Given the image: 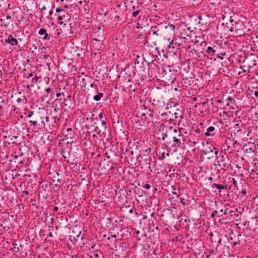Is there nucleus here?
I'll return each instance as SVG.
<instances>
[{
  "label": "nucleus",
  "mask_w": 258,
  "mask_h": 258,
  "mask_svg": "<svg viewBox=\"0 0 258 258\" xmlns=\"http://www.w3.org/2000/svg\"><path fill=\"white\" fill-rule=\"evenodd\" d=\"M150 64V67L154 66L157 68L159 74L161 75V77L164 79V82L167 84L173 83L178 76L177 71L172 67L170 66H161L156 60H153Z\"/></svg>",
  "instance_id": "obj_1"
},
{
  "label": "nucleus",
  "mask_w": 258,
  "mask_h": 258,
  "mask_svg": "<svg viewBox=\"0 0 258 258\" xmlns=\"http://www.w3.org/2000/svg\"><path fill=\"white\" fill-rule=\"evenodd\" d=\"M216 157L218 159V165L222 170H226L231 167V161L226 153H223L219 158L217 156Z\"/></svg>",
  "instance_id": "obj_2"
},
{
  "label": "nucleus",
  "mask_w": 258,
  "mask_h": 258,
  "mask_svg": "<svg viewBox=\"0 0 258 258\" xmlns=\"http://www.w3.org/2000/svg\"><path fill=\"white\" fill-rule=\"evenodd\" d=\"M39 192L40 195H41L43 198L46 199L49 196V195L51 193L50 186L44 182H40L38 186Z\"/></svg>",
  "instance_id": "obj_3"
},
{
  "label": "nucleus",
  "mask_w": 258,
  "mask_h": 258,
  "mask_svg": "<svg viewBox=\"0 0 258 258\" xmlns=\"http://www.w3.org/2000/svg\"><path fill=\"white\" fill-rule=\"evenodd\" d=\"M91 126L94 127V131L98 135H99L101 131L105 132L108 130V123L107 121L102 120L101 121H92Z\"/></svg>",
  "instance_id": "obj_4"
},
{
  "label": "nucleus",
  "mask_w": 258,
  "mask_h": 258,
  "mask_svg": "<svg viewBox=\"0 0 258 258\" xmlns=\"http://www.w3.org/2000/svg\"><path fill=\"white\" fill-rule=\"evenodd\" d=\"M92 47L93 50H96L97 52L100 53V51H102L105 47V45L102 43V40L97 38H92Z\"/></svg>",
  "instance_id": "obj_5"
},
{
  "label": "nucleus",
  "mask_w": 258,
  "mask_h": 258,
  "mask_svg": "<svg viewBox=\"0 0 258 258\" xmlns=\"http://www.w3.org/2000/svg\"><path fill=\"white\" fill-rule=\"evenodd\" d=\"M213 125H216L217 127H215L214 126H210L208 127L204 133V135L206 137H211V138H213L216 136L218 134L219 131L218 125H217L215 123H214Z\"/></svg>",
  "instance_id": "obj_6"
},
{
  "label": "nucleus",
  "mask_w": 258,
  "mask_h": 258,
  "mask_svg": "<svg viewBox=\"0 0 258 258\" xmlns=\"http://www.w3.org/2000/svg\"><path fill=\"white\" fill-rule=\"evenodd\" d=\"M196 107H198L202 114H208L210 111L209 106L207 105V101H203L197 103L195 105Z\"/></svg>",
  "instance_id": "obj_7"
},
{
  "label": "nucleus",
  "mask_w": 258,
  "mask_h": 258,
  "mask_svg": "<svg viewBox=\"0 0 258 258\" xmlns=\"http://www.w3.org/2000/svg\"><path fill=\"white\" fill-rule=\"evenodd\" d=\"M174 133L175 135L173 137V139L174 142H175L174 145L176 146H180L181 145V140L183 139V136L181 135L180 130H177L176 129H174Z\"/></svg>",
  "instance_id": "obj_8"
},
{
  "label": "nucleus",
  "mask_w": 258,
  "mask_h": 258,
  "mask_svg": "<svg viewBox=\"0 0 258 258\" xmlns=\"http://www.w3.org/2000/svg\"><path fill=\"white\" fill-rule=\"evenodd\" d=\"M244 152L247 153H251V158H252L255 153L256 147L254 144L252 143H248L245 144L243 147Z\"/></svg>",
  "instance_id": "obj_9"
},
{
  "label": "nucleus",
  "mask_w": 258,
  "mask_h": 258,
  "mask_svg": "<svg viewBox=\"0 0 258 258\" xmlns=\"http://www.w3.org/2000/svg\"><path fill=\"white\" fill-rule=\"evenodd\" d=\"M93 38H97L102 39L103 36V30L100 27H95L93 30Z\"/></svg>",
  "instance_id": "obj_10"
},
{
  "label": "nucleus",
  "mask_w": 258,
  "mask_h": 258,
  "mask_svg": "<svg viewBox=\"0 0 258 258\" xmlns=\"http://www.w3.org/2000/svg\"><path fill=\"white\" fill-rule=\"evenodd\" d=\"M243 24L241 22L235 21L234 22L233 24H232V25L230 27L228 26V28H229V31L231 32H235L236 33H237L239 28L243 26Z\"/></svg>",
  "instance_id": "obj_11"
},
{
  "label": "nucleus",
  "mask_w": 258,
  "mask_h": 258,
  "mask_svg": "<svg viewBox=\"0 0 258 258\" xmlns=\"http://www.w3.org/2000/svg\"><path fill=\"white\" fill-rule=\"evenodd\" d=\"M115 251L120 253L126 249V246L124 243H121L120 241L116 240H115Z\"/></svg>",
  "instance_id": "obj_12"
},
{
  "label": "nucleus",
  "mask_w": 258,
  "mask_h": 258,
  "mask_svg": "<svg viewBox=\"0 0 258 258\" xmlns=\"http://www.w3.org/2000/svg\"><path fill=\"white\" fill-rule=\"evenodd\" d=\"M97 115L98 117L94 118L95 114H92V117L93 118H90V119L92 120V121H97L102 122V120L106 121V118L105 115L102 112H100L98 114L97 113Z\"/></svg>",
  "instance_id": "obj_13"
},
{
  "label": "nucleus",
  "mask_w": 258,
  "mask_h": 258,
  "mask_svg": "<svg viewBox=\"0 0 258 258\" xmlns=\"http://www.w3.org/2000/svg\"><path fill=\"white\" fill-rule=\"evenodd\" d=\"M60 118L57 116H51L50 125L54 128H57L59 126Z\"/></svg>",
  "instance_id": "obj_14"
},
{
  "label": "nucleus",
  "mask_w": 258,
  "mask_h": 258,
  "mask_svg": "<svg viewBox=\"0 0 258 258\" xmlns=\"http://www.w3.org/2000/svg\"><path fill=\"white\" fill-rule=\"evenodd\" d=\"M5 42L9 43L12 46H15L18 44V40L14 38L12 35H9L8 39L5 40Z\"/></svg>",
  "instance_id": "obj_15"
},
{
  "label": "nucleus",
  "mask_w": 258,
  "mask_h": 258,
  "mask_svg": "<svg viewBox=\"0 0 258 258\" xmlns=\"http://www.w3.org/2000/svg\"><path fill=\"white\" fill-rule=\"evenodd\" d=\"M23 249V246L21 244H18L16 242L13 243V247L11 248V250H13L14 252H18L22 251Z\"/></svg>",
  "instance_id": "obj_16"
},
{
  "label": "nucleus",
  "mask_w": 258,
  "mask_h": 258,
  "mask_svg": "<svg viewBox=\"0 0 258 258\" xmlns=\"http://www.w3.org/2000/svg\"><path fill=\"white\" fill-rule=\"evenodd\" d=\"M38 34L43 40L49 39L48 35L45 29L41 28L38 32Z\"/></svg>",
  "instance_id": "obj_17"
},
{
  "label": "nucleus",
  "mask_w": 258,
  "mask_h": 258,
  "mask_svg": "<svg viewBox=\"0 0 258 258\" xmlns=\"http://www.w3.org/2000/svg\"><path fill=\"white\" fill-rule=\"evenodd\" d=\"M193 81L191 80V78H183L181 83L182 84V85L185 87H187L188 86H190Z\"/></svg>",
  "instance_id": "obj_18"
},
{
  "label": "nucleus",
  "mask_w": 258,
  "mask_h": 258,
  "mask_svg": "<svg viewBox=\"0 0 258 258\" xmlns=\"http://www.w3.org/2000/svg\"><path fill=\"white\" fill-rule=\"evenodd\" d=\"M218 46H214V47L209 46L207 47L206 52L210 54L211 55L215 54V53L218 51Z\"/></svg>",
  "instance_id": "obj_19"
},
{
  "label": "nucleus",
  "mask_w": 258,
  "mask_h": 258,
  "mask_svg": "<svg viewBox=\"0 0 258 258\" xmlns=\"http://www.w3.org/2000/svg\"><path fill=\"white\" fill-rule=\"evenodd\" d=\"M100 255L103 256L102 252L101 251L99 252L98 250H97L95 252L90 251L89 256V258H99Z\"/></svg>",
  "instance_id": "obj_20"
},
{
  "label": "nucleus",
  "mask_w": 258,
  "mask_h": 258,
  "mask_svg": "<svg viewBox=\"0 0 258 258\" xmlns=\"http://www.w3.org/2000/svg\"><path fill=\"white\" fill-rule=\"evenodd\" d=\"M127 82L129 83L130 84H128V86L126 87V89L129 92H135L136 90V88L135 87L136 85L132 83L130 79H128Z\"/></svg>",
  "instance_id": "obj_21"
},
{
  "label": "nucleus",
  "mask_w": 258,
  "mask_h": 258,
  "mask_svg": "<svg viewBox=\"0 0 258 258\" xmlns=\"http://www.w3.org/2000/svg\"><path fill=\"white\" fill-rule=\"evenodd\" d=\"M66 15H67V19L69 20H70V18H69V15L68 14V13L67 12H66V13H61L60 14H58V23L60 25H61L63 24V22L62 21H60V20L64 19V17L66 16Z\"/></svg>",
  "instance_id": "obj_22"
},
{
  "label": "nucleus",
  "mask_w": 258,
  "mask_h": 258,
  "mask_svg": "<svg viewBox=\"0 0 258 258\" xmlns=\"http://www.w3.org/2000/svg\"><path fill=\"white\" fill-rule=\"evenodd\" d=\"M71 96L70 95H68L67 96V98H64V97H63V103L64 104L65 106H68L69 107H70V105L71 104Z\"/></svg>",
  "instance_id": "obj_23"
},
{
  "label": "nucleus",
  "mask_w": 258,
  "mask_h": 258,
  "mask_svg": "<svg viewBox=\"0 0 258 258\" xmlns=\"http://www.w3.org/2000/svg\"><path fill=\"white\" fill-rule=\"evenodd\" d=\"M141 11V7L139 6V4L137 3V10L133 12L132 14V16L135 18L136 17Z\"/></svg>",
  "instance_id": "obj_24"
},
{
  "label": "nucleus",
  "mask_w": 258,
  "mask_h": 258,
  "mask_svg": "<svg viewBox=\"0 0 258 258\" xmlns=\"http://www.w3.org/2000/svg\"><path fill=\"white\" fill-rule=\"evenodd\" d=\"M203 153L205 155L209 154V156H210L209 157H208L209 159H210L211 158H213V155H212V154L213 153V150H212L211 149V148H210L209 150H207V149H206L205 150H204L203 151Z\"/></svg>",
  "instance_id": "obj_25"
},
{
  "label": "nucleus",
  "mask_w": 258,
  "mask_h": 258,
  "mask_svg": "<svg viewBox=\"0 0 258 258\" xmlns=\"http://www.w3.org/2000/svg\"><path fill=\"white\" fill-rule=\"evenodd\" d=\"M104 96L103 93L101 92H98L96 95L94 96L93 99L96 101H98L100 100L101 98H102Z\"/></svg>",
  "instance_id": "obj_26"
},
{
  "label": "nucleus",
  "mask_w": 258,
  "mask_h": 258,
  "mask_svg": "<svg viewBox=\"0 0 258 258\" xmlns=\"http://www.w3.org/2000/svg\"><path fill=\"white\" fill-rule=\"evenodd\" d=\"M42 58L45 60L46 65H48L50 61L51 60V58L48 54L43 55Z\"/></svg>",
  "instance_id": "obj_27"
},
{
  "label": "nucleus",
  "mask_w": 258,
  "mask_h": 258,
  "mask_svg": "<svg viewBox=\"0 0 258 258\" xmlns=\"http://www.w3.org/2000/svg\"><path fill=\"white\" fill-rule=\"evenodd\" d=\"M91 80H92L91 79H90L87 77H86L85 78H83L82 79V82L83 83V86H84L85 88L88 83H91Z\"/></svg>",
  "instance_id": "obj_28"
},
{
  "label": "nucleus",
  "mask_w": 258,
  "mask_h": 258,
  "mask_svg": "<svg viewBox=\"0 0 258 258\" xmlns=\"http://www.w3.org/2000/svg\"><path fill=\"white\" fill-rule=\"evenodd\" d=\"M228 103L226 104L227 106H230V104L235 105V100L232 97H228L227 98Z\"/></svg>",
  "instance_id": "obj_29"
},
{
  "label": "nucleus",
  "mask_w": 258,
  "mask_h": 258,
  "mask_svg": "<svg viewBox=\"0 0 258 258\" xmlns=\"http://www.w3.org/2000/svg\"><path fill=\"white\" fill-rule=\"evenodd\" d=\"M17 102L18 103H22L23 104H25L27 103V99L25 96H23L21 98H18L17 99Z\"/></svg>",
  "instance_id": "obj_30"
},
{
  "label": "nucleus",
  "mask_w": 258,
  "mask_h": 258,
  "mask_svg": "<svg viewBox=\"0 0 258 258\" xmlns=\"http://www.w3.org/2000/svg\"><path fill=\"white\" fill-rule=\"evenodd\" d=\"M67 132H68V134L66 135V136L68 137V138H70L71 139L73 138L74 137V134L72 133V129L71 128H68L67 129Z\"/></svg>",
  "instance_id": "obj_31"
},
{
  "label": "nucleus",
  "mask_w": 258,
  "mask_h": 258,
  "mask_svg": "<svg viewBox=\"0 0 258 258\" xmlns=\"http://www.w3.org/2000/svg\"><path fill=\"white\" fill-rule=\"evenodd\" d=\"M257 221L256 220V218H252V222H251V230H254L255 228L254 227L255 225H256Z\"/></svg>",
  "instance_id": "obj_32"
},
{
  "label": "nucleus",
  "mask_w": 258,
  "mask_h": 258,
  "mask_svg": "<svg viewBox=\"0 0 258 258\" xmlns=\"http://www.w3.org/2000/svg\"><path fill=\"white\" fill-rule=\"evenodd\" d=\"M241 133H242V130L237 129L236 130V132L235 131L234 135L235 137L236 136L237 138L240 137Z\"/></svg>",
  "instance_id": "obj_33"
},
{
  "label": "nucleus",
  "mask_w": 258,
  "mask_h": 258,
  "mask_svg": "<svg viewBox=\"0 0 258 258\" xmlns=\"http://www.w3.org/2000/svg\"><path fill=\"white\" fill-rule=\"evenodd\" d=\"M53 226H49L48 227V231H49V233L48 234V236L50 237H53V234H52V233L51 232V231H53Z\"/></svg>",
  "instance_id": "obj_34"
},
{
  "label": "nucleus",
  "mask_w": 258,
  "mask_h": 258,
  "mask_svg": "<svg viewBox=\"0 0 258 258\" xmlns=\"http://www.w3.org/2000/svg\"><path fill=\"white\" fill-rule=\"evenodd\" d=\"M144 162L145 163V165L149 169H151L150 167V159H146L144 160Z\"/></svg>",
  "instance_id": "obj_35"
},
{
  "label": "nucleus",
  "mask_w": 258,
  "mask_h": 258,
  "mask_svg": "<svg viewBox=\"0 0 258 258\" xmlns=\"http://www.w3.org/2000/svg\"><path fill=\"white\" fill-rule=\"evenodd\" d=\"M172 116H174V117H173L172 118H170V120H174L177 119L179 116L180 117V115L179 114L178 112H174V114H172Z\"/></svg>",
  "instance_id": "obj_36"
},
{
  "label": "nucleus",
  "mask_w": 258,
  "mask_h": 258,
  "mask_svg": "<svg viewBox=\"0 0 258 258\" xmlns=\"http://www.w3.org/2000/svg\"><path fill=\"white\" fill-rule=\"evenodd\" d=\"M29 123H30V125L31 126H36L37 124V121L35 120H29Z\"/></svg>",
  "instance_id": "obj_37"
},
{
  "label": "nucleus",
  "mask_w": 258,
  "mask_h": 258,
  "mask_svg": "<svg viewBox=\"0 0 258 258\" xmlns=\"http://www.w3.org/2000/svg\"><path fill=\"white\" fill-rule=\"evenodd\" d=\"M45 121L46 123H47V125H48L49 126H50V121H51V117H49V116H46L45 117Z\"/></svg>",
  "instance_id": "obj_38"
},
{
  "label": "nucleus",
  "mask_w": 258,
  "mask_h": 258,
  "mask_svg": "<svg viewBox=\"0 0 258 258\" xmlns=\"http://www.w3.org/2000/svg\"><path fill=\"white\" fill-rule=\"evenodd\" d=\"M142 251H143V254L144 255V258H146V255L148 254L147 253V251H148V249H146L145 248L143 247L142 249Z\"/></svg>",
  "instance_id": "obj_39"
},
{
  "label": "nucleus",
  "mask_w": 258,
  "mask_h": 258,
  "mask_svg": "<svg viewBox=\"0 0 258 258\" xmlns=\"http://www.w3.org/2000/svg\"><path fill=\"white\" fill-rule=\"evenodd\" d=\"M121 20V19L119 16H115L114 17V22H116V25L117 23L119 22H120Z\"/></svg>",
  "instance_id": "obj_40"
},
{
  "label": "nucleus",
  "mask_w": 258,
  "mask_h": 258,
  "mask_svg": "<svg viewBox=\"0 0 258 258\" xmlns=\"http://www.w3.org/2000/svg\"><path fill=\"white\" fill-rule=\"evenodd\" d=\"M56 12L57 13H58L59 14L61 13H66V12L65 11V10L63 9H59V8H57L56 9Z\"/></svg>",
  "instance_id": "obj_41"
},
{
  "label": "nucleus",
  "mask_w": 258,
  "mask_h": 258,
  "mask_svg": "<svg viewBox=\"0 0 258 258\" xmlns=\"http://www.w3.org/2000/svg\"><path fill=\"white\" fill-rule=\"evenodd\" d=\"M56 96L57 97H60L59 99L61 100L62 99V97H61L62 96L63 97H64V95L63 94V93L61 94L60 93H57L56 94Z\"/></svg>",
  "instance_id": "obj_42"
},
{
  "label": "nucleus",
  "mask_w": 258,
  "mask_h": 258,
  "mask_svg": "<svg viewBox=\"0 0 258 258\" xmlns=\"http://www.w3.org/2000/svg\"><path fill=\"white\" fill-rule=\"evenodd\" d=\"M226 188H227V186L219 184L218 186V189H226Z\"/></svg>",
  "instance_id": "obj_43"
},
{
  "label": "nucleus",
  "mask_w": 258,
  "mask_h": 258,
  "mask_svg": "<svg viewBox=\"0 0 258 258\" xmlns=\"http://www.w3.org/2000/svg\"><path fill=\"white\" fill-rule=\"evenodd\" d=\"M34 114V111H31L28 112V114L27 115V117L30 118Z\"/></svg>",
  "instance_id": "obj_44"
},
{
  "label": "nucleus",
  "mask_w": 258,
  "mask_h": 258,
  "mask_svg": "<svg viewBox=\"0 0 258 258\" xmlns=\"http://www.w3.org/2000/svg\"><path fill=\"white\" fill-rule=\"evenodd\" d=\"M232 183H233V184L235 186V187H237V180L234 178H232Z\"/></svg>",
  "instance_id": "obj_45"
},
{
  "label": "nucleus",
  "mask_w": 258,
  "mask_h": 258,
  "mask_svg": "<svg viewBox=\"0 0 258 258\" xmlns=\"http://www.w3.org/2000/svg\"><path fill=\"white\" fill-rule=\"evenodd\" d=\"M180 203L181 205L184 206L185 205L184 199L180 198Z\"/></svg>",
  "instance_id": "obj_46"
},
{
  "label": "nucleus",
  "mask_w": 258,
  "mask_h": 258,
  "mask_svg": "<svg viewBox=\"0 0 258 258\" xmlns=\"http://www.w3.org/2000/svg\"><path fill=\"white\" fill-rule=\"evenodd\" d=\"M90 83V87H91V88H94V87H96V90H97V89H98V87H97V86H96V85H95V84H94V83L93 82H91V83Z\"/></svg>",
  "instance_id": "obj_47"
},
{
  "label": "nucleus",
  "mask_w": 258,
  "mask_h": 258,
  "mask_svg": "<svg viewBox=\"0 0 258 258\" xmlns=\"http://www.w3.org/2000/svg\"><path fill=\"white\" fill-rule=\"evenodd\" d=\"M165 158V156L164 153H162V155L159 157V159L162 160Z\"/></svg>",
  "instance_id": "obj_48"
},
{
  "label": "nucleus",
  "mask_w": 258,
  "mask_h": 258,
  "mask_svg": "<svg viewBox=\"0 0 258 258\" xmlns=\"http://www.w3.org/2000/svg\"><path fill=\"white\" fill-rule=\"evenodd\" d=\"M45 90L47 92V93L48 94L51 93V92H52V91L50 88H47L45 89Z\"/></svg>",
  "instance_id": "obj_49"
},
{
  "label": "nucleus",
  "mask_w": 258,
  "mask_h": 258,
  "mask_svg": "<svg viewBox=\"0 0 258 258\" xmlns=\"http://www.w3.org/2000/svg\"><path fill=\"white\" fill-rule=\"evenodd\" d=\"M167 137V135L166 133L162 134V140H164Z\"/></svg>",
  "instance_id": "obj_50"
},
{
  "label": "nucleus",
  "mask_w": 258,
  "mask_h": 258,
  "mask_svg": "<svg viewBox=\"0 0 258 258\" xmlns=\"http://www.w3.org/2000/svg\"><path fill=\"white\" fill-rule=\"evenodd\" d=\"M151 149L150 148H147L146 150H145V152L148 154H149L150 153H151Z\"/></svg>",
  "instance_id": "obj_51"
},
{
  "label": "nucleus",
  "mask_w": 258,
  "mask_h": 258,
  "mask_svg": "<svg viewBox=\"0 0 258 258\" xmlns=\"http://www.w3.org/2000/svg\"><path fill=\"white\" fill-rule=\"evenodd\" d=\"M144 187L146 189H149L151 187L150 184H146L144 186Z\"/></svg>",
  "instance_id": "obj_52"
},
{
  "label": "nucleus",
  "mask_w": 258,
  "mask_h": 258,
  "mask_svg": "<svg viewBox=\"0 0 258 258\" xmlns=\"http://www.w3.org/2000/svg\"><path fill=\"white\" fill-rule=\"evenodd\" d=\"M218 213V212L216 210L213 211L211 214V217H214L216 214Z\"/></svg>",
  "instance_id": "obj_53"
},
{
  "label": "nucleus",
  "mask_w": 258,
  "mask_h": 258,
  "mask_svg": "<svg viewBox=\"0 0 258 258\" xmlns=\"http://www.w3.org/2000/svg\"><path fill=\"white\" fill-rule=\"evenodd\" d=\"M2 99V98L0 97V102H1V103H4V104H5V103H7V102H8V100L6 101L4 99Z\"/></svg>",
  "instance_id": "obj_54"
},
{
  "label": "nucleus",
  "mask_w": 258,
  "mask_h": 258,
  "mask_svg": "<svg viewBox=\"0 0 258 258\" xmlns=\"http://www.w3.org/2000/svg\"><path fill=\"white\" fill-rule=\"evenodd\" d=\"M229 209H227V208H226L225 210H224V215H227L229 214Z\"/></svg>",
  "instance_id": "obj_55"
},
{
  "label": "nucleus",
  "mask_w": 258,
  "mask_h": 258,
  "mask_svg": "<svg viewBox=\"0 0 258 258\" xmlns=\"http://www.w3.org/2000/svg\"><path fill=\"white\" fill-rule=\"evenodd\" d=\"M219 49L218 48V51H217L218 52V53H219L220 55H225L226 54V53L225 52H220L219 50Z\"/></svg>",
  "instance_id": "obj_56"
},
{
  "label": "nucleus",
  "mask_w": 258,
  "mask_h": 258,
  "mask_svg": "<svg viewBox=\"0 0 258 258\" xmlns=\"http://www.w3.org/2000/svg\"><path fill=\"white\" fill-rule=\"evenodd\" d=\"M229 21L230 23L231 24V26L232 25V24L234 23V22H235V21H234L233 19H232L231 17H230Z\"/></svg>",
  "instance_id": "obj_57"
},
{
  "label": "nucleus",
  "mask_w": 258,
  "mask_h": 258,
  "mask_svg": "<svg viewBox=\"0 0 258 258\" xmlns=\"http://www.w3.org/2000/svg\"><path fill=\"white\" fill-rule=\"evenodd\" d=\"M219 184H217V183H214V184H213V185L212 186V187H216V188H217L218 189V186H219Z\"/></svg>",
  "instance_id": "obj_58"
},
{
  "label": "nucleus",
  "mask_w": 258,
  "mask_h": 258,
  "mask_svg": "<svg viewBox=\"0 0 258 258\" xmlns=\"http://www.w3.org/2000/svg\"><path fill=\"white\" fill-rule=\"evenodd\" d=\"M33 76V74L32 73H31L29 74L28 76L26 77L27 79H29L30 78H31Z\"/></svg>",
  "instance_id": "obj_59"
},
{
  "label": "nucleus",
  "mask_w": 258,
  "mask_h": 258,
  "mask_svg": "<svg viewBox=\"0 0 258 258\" xmlns=\"http://www.w3.org/2000/svg\"><path fill=\"white\" fill-rule=\"evenodd\" d=\"M46 9V8L45 6H44L42 8H41L40 9V11L41 12H42V11L45 10Z\"/></svg>",
  "instance_id": "obj_60"
},
{
  "label": "nucleus",
  "mask_w": 258,
  "mask_h": 258,
  "mask_svg": "<svg viewBox=\"0 0 258 258\" xmlns=\"http://www.w3.org/2000/svg\"><path fill=\"white\" fill-rule=\"evenodd\" d=\"M238 243L237 242H234L232 245V247L233 248Z\"/></svg>",
  "instance_id": "obj_61"
},
{
  "label": "nucleus",
  "mask_w": 258,
  "mask_h": 258,
  "mask_svg": "<svg viewBox=\"0 0 258 258\" xmlns=\"http://www.w3.org/2000/svg\"><path fill=\"white\" fill-rule=\"evenodd\" d=\"M132 10H137V5L132 7Z\"/></svg>",
  "instance_id": "obj_62"
},
{
  "label": "nucleus",
  "mask_w": 258,
  "mask_h": 258,
  "mask_svg": "<svg viewBox=\"0 0 258 258\" xmlns=\"http://www.w3.org/2000/svg\"><path fill=\"white\" fill-rule=\"evenodd\" d=\"M171 147L175 148V150L177 149L178 148L180 147V146H176L174 145V144L171 145Z\"/></svg>",
  "instance_id": "obj_63"
},
{
  "label": "nucleus",
  "mask_w": 258,
  "mask_h": 258,
  "mask_svg": "<svg viewBox=\"0 0 258 258\" xmlns=\"http://www.w3.org/2000/svg\"><path fill=\"white\" fill-rule=\"evenodd\" d=\"M254 95L256 97L258 98V91H254Z\"/></svg>",
  "instance_id": "obj_64"
}]
</instances>
